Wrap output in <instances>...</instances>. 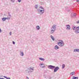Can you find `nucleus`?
<instances>
[{
  "label": "nucleus",
  "mask_w": 79,
  "mask_h": 79,
  "mask_svg": "<svg viewBox=\"0 0 79 79\" xmlns=\"http://www.w3.org/2000/svg\"><path fill=\"white\" fill-rule=\"evenodd\" d=\"M48 68H49V69H54L53 71L54 73H56V71H57L59 69V67L58 66L56 67L55 66L52 65H48Z\"/></svg>",
  "instance_id": "obj_1"
},
{
  "label": "nucleus",
  "mask_w": 79,
  "mask_h": 79,
  "mask_svg": "<svg viewBox=\"0 0 79 79\" xmlns=\"http://www.w3.org/2000/svg\"><path fill=\"white\" fill-rule=\"evenodd\" d=\"M34 69H31V68H28L27 70H25V72L27 71V72H26V73H31L33 72Z\"/></svg>",
  "instance_id": "obj_2"
},
{
  "label": "nucleus",
  "mask_w": 79,
  "mask_h": 79,
  "mask_svg": "<svg viewBox=\"0 0 79 79\" xmlns=\"http://www.w3.org/2000/svg\"><path fill=\"white\" fill-rule=\"evenodd\" d=\"M37 9V11L38 12H39V13H40L41 14H43L44 13V12L45 11L44 10H40V9Z\"/></svg>",
  "instance_id": "obj_3"
},
{
  "label": "nucleus",
  "mask_w": 79,
  "mask_h": 79,
  "mask_svg": "<svg viewBox=\"0 0 79 79\" xmlns=\"http://www.w3.org/2000/svg\"><path fill=\"white\" fill-rule=\"evenodd\" d=\"M56 25H53L51 29L55 31V30H56Z\"/></svg>",
  "instance_id": "obj_4"
},
{
  "label": "nucleus",
  "mask_w": 79,
  "mask_h": 79,
  "mask_svg": "<svg viewBox=\"0 0 79 79\" xmlns=\"http://www.w3.org/2000/svg\"><path fill=\"white\" fill-rule=\"evenodd\" d=\"M40 66L41 68H43L45 67V65H44V64H40Z\"/></svg>",
  "instance_id": "obj_5"
},
{
  "label": "nucleus",
  "mask_w": 79,
  "mask_h": 79,
  "mask_svg": "<svg viewBox=\"0 0 79 79\" xmlns=\"http://www.w3.org/2000/svg\"><path fill=\"white\" fill-rule=\"evenodd\" d=\"M55 30L51 28V31H50V34H53V33L55 32Z\"/></svg>",
  "instance_id": "obj_6"
},
{
  "label": "nucleus",
  "mask_w": 79,
  "mask_h": 79,
  "mask_svg": "<svg viewBox=\"0 0 79 79\" xmlns=\"http://www.w3.org/2000/svg\"><path fill=\"white\" fill-rule=\"evenodd\" d=\"M66 26L67 27L66 29H69V30H70V25H67Z\"/></svg>",
  "instance_id": "obj_7"
},
{
  "label": "nucleus",
  "mask_w": 79,
  "mask_h": 79,
  "mask_svg": "<svg viewBox=\"0 0 79 79\" xmlns=\"http://www.w3.org/2000/svg\"><path fill=\"white\" fill-rule=\"evenodd\" d=\"M60 42L58 43V45H59V44H63V43H64V42H63V41L61 40H59Z\"/></svg>",
  "instance_id": "obj_8"
},
{
  "label": "nucleus",
  "mask_w": 79,
  "mask_h": 79,
  "mask_svg": "<svg viewBox=\"0 0 79 79\" xmlns=\"http://www.w3.org/2000/svg\"><path fill=\"white\" fill-rule=\"evenodd\" d=\"M2 21H5L6 20V19H7V20H8V18L6 17L2 18Z\"/></svg>",
  "instance_id": "obj_9"
},
{
  "label": "nucleus",
  "mask_w": 79,
  "mask_h": 79,
  "mask_svg": "<svg viewBox=\"0 0 79 79\" xmlns=\"http://www.w3.org/2000/svg\"><path fill=\"white\" fill-rule=\"evenodd\" d=\"M74 52H79V49H74L73 51Z\"/></svg>",
  "instance_id": "obj_10"
},
{
  "label": "nucleus",
  "mask_w": 79,
  "mask_h": 79,
  "mask_svg": "<svg viewBox=\"0 0 79 79\" xmlns=\"http://www.w3.org/2000/svg\"><path fill=\"white\" fill-rule=\"evenodd\" d=\"M58 45H59V46L60 47H63V46H64V43H63L62 44H58Z\"/></svg>",
  "instance_id": "obj_11"
},
{
  "label": "nucleus",
  "mask_w": 79,
  "mask_h": 79,
  "mask_svg": "<svg viewBox=\"0 0 79 79\" xmlns=\"http://www.w3.org/2000/svg\"><path fill=\"white\" fill-rule=\"evenodd\" d=\"M20 56H24V53L23 52H21V51L20 52Z\"/></svg>",
  "instance_id": "obj_12"
},
{
  "label": "nucleus",
  "mask_w": 79,
  "mask_h": 79,
  "mask_svg": "<svg viewBox=\"0 0 79 79\" xmlns=\"http://www.w3.org/2000/svg\"><path fill=\"white\" fill-rule=\"evenodd\" d=\"M75 33L76 34H78L79 33V29H77L75 30Z\"/></svg>",
  "instance_id": "obj_13"
},
{
  "label": "nucleus",
  "mask_w": 79,
  "mask_h": 79,
  "mask_svg": "<svg viewBox=\"0 0 79 79\" xmlns=\"http://www.w3.org/2000/svg\"><path fill=\"white\" fill-rule=\"evenodd\" d=\"M50 37L52 40L53 41H54L55 40V38H54V37H53V36L52 35H51Z\"/></svg>",
  "instance_id": "obj_14"
},
{
  "label": "nucleus",
  "mask_w": 79,
  "mask_h": 79,
  "mask_svg": "<svg viewBox=\"0 0 79 79\" xmlns=\"http://www.w3.org/2000/svg\"><path fill=\"white\" fill-rule=\"evenodd\" d=\"M0 77H4V78H6V79H10L11 78L10 77H7L5 76H0Z\"/></svg>",
  "instance_id": "obj_15"
},
{
  "label": "nucleus",
  "mask_w": 79,
  "mask_h": 79,
  "mask_svg": "<svg viewBox=\"0 0 79 79\" xmlns=\"http://www.w3.org/2000/svg\"><path fill=\"white\" fill-rule=\"evenodd\" d=\"M11 17V16L10 15H8L7 18L8 19V20H9V19H10Z\"/></svg>",
  "instance_id": "obj_16"
},
{
  "label": "nucleus",
  "mask_w": 79,
  "mask_h": 79,
  "mask_svg": "<svg viewBox=\"0 0 79 79\" xmlns=\"http://www.w3.org/2000/svg\"><path fill=\"white\" fill-rule=\"evenodd\" d=\"M39 59L40 60H41V61H45V59L44 58H39Z\"/></svg>",
  "instance_id": "obj_17"
},
{
  "label": "nucleus",
  "mask_w": 79,
  "mask_h": 79,
  "mask_svg": "<svg viewBox=\"0 0 79 79\" xmlns=\"http://www.w3.org/2000/svg\"><path fill=\"white\" fill-rule=\"evenodd\" d=\"M55 49L56 50H57L59 48V47H58V46L57 45H56L55 47Z\"/></svg>",
  "instance_id": "obj_18"
},
{
  "label": "nucleus",
  "mask_w": 79,
  "mask_h": 79,
  "mask_svg": "<svg viewBox=\"0 0 79 79\" xmlns=\"http://www.w3.org/2000/svg\"><path fill=\"white\" fill-rule=\"evenodd\" d=\"M36 28L37 30H39L40 29V27H39V26H36Z\"/></svg>",
  "instance_id": "obj_19"
},
{
  "label": "nucleus",
  "mask_w": 79,
  "mask_h": 79,
  "mask_svg": "<svg viewBox=\"0 0 79 79\" xmlns=\"http://www.w3.org/2000/svg\"><path fill=\"white\" fill-rule=\"evenodd\" d=\"M72 28L73 30H76V27L75 26H73Z\"/></svg>",
  "instance_id": "obj_20"
},
{
  "label": "nucleus",
  "mask_w": 79,
  "mask_h": 79,
  "mask_svg": "<svg viewBox=\"0 0 79 79\" xmlns=\"http://www.w3.org/2000/svg\"><path fill=\"white\" fill-rule=\"evenodd\" d=\"M71 16H74L75 17V16H76V14H72L71 15Z\"/></svg>",
  "instance_id": "obj_21"
},
{
  "label": "nucleus",
  "mask_w": 79,
  "mask_h": 79,
  "mask_svg": "<svg viewBox=\"0 0 79 79\" xmlns=\"http://www.w3.org/2000/svg\"><path fill=\"white\" fill-rule=\"evenodd\" d=\"M73 79H78V77L73 76Z\"/></svg>",
  "instance_id": "obj_22"
},
{
  "label": "nucleus",
  "mask_w": 79,
  "mask_h": 79,
  "mask_svg": "<svg viewBox=\"0 0 79 79\" xmlns=\"http://www.w3.org/2000/svg\"><path fill=\"white\" fill-rule=\"evenodd\" d=\"M75 73V72H73L70 73V75H72V76H73L74 75V74Z\"/></svg>",
  "instance_id": "obj_23"
},
{
  "label": "nucleus",
  "mask_w": 79,
  "mask_h": 79,
  "mask_svg": "<svg viewBox=\"0 0 79 79\" xmlns=\"http://www.w3.org/2000/svg\"><path fill=\"white\" fill-rule=\"evenodd\" d=\"M62 69H64V68L65 67V65H64V64H63L62 65Z\"/></svg>",
  "instance_id": "obj_24"
},
{
  "label": "nucleus",
  "mask_w": 79,
  "mask_h": 79,
  "mask_svg": "<svg viewBox=\"0 0 79 79\" xmlns=\"http://www.w3.org/2000/svg\"><path fill=\"white\" fill-rule=\"evenodd\" d=\"M39 8L41 10H42V9H43V10H44V8L41 6H40Z\"/></svg>",
  "instance_id": "obj_25"
},
{
  "label": "nucleus",
  "mask_w": 79,
  "mask_h": 79,
  "mask_svg": "<svg viewBox=\"0 0 79 79\" xmlns=\"http://www.w3.org/2000/svg\"><path fill=\"white\" fill-rule=\"evenodd\" d=\"M15 0H11L10 2H13V3H14V2H15Z\"/></svg>",
  "instance_id": "obj_26"
},
{
  "label": "nucleus",
  "mask_w": 79,
  "mask_h": 79,
  "mask_svg": "<svg viewBox=\"0 0 79 79\" xmlns=\"http://www.w3.org/2000/svg\"><path fill=\"white\" fill-rule=\"evenodd\" d=\"M38 6V5H35V7L36 8H37V7Z\"/></svg>",
  "instance_id": "obj_27"
},
{
  "label": "nucleus",
  "mask_w": 79,
  "mask_h": 79,
  "mask_svg": "<svg viewBox=\"0 0 79 79\" xmlns=\"http://www.w3.org/2000/svg\"><path fill=\"white\" fill-rule=\"evenodd\" d=\"M18 2L20 3L21 2V0H18Z\"/></svg>",
  "instance_id": "obj_28"
},
{
  "label": "nucleus",
  "mask_w": 79,
  "mask_h": 79,
  "mask_svg": "<svg viewBox=\"0 0 79 79\" xmlns=\"http://www.w3.org/2000/svg\"><path fill=\"white\" fill-rule=\"evenodd\" d=\"M79 29V27H76V30Z\"/></svg>",
  "instance_id": "obj_29"
},
{
  "label": "nucleus",
  "mask_w": 79,
  "mask_h": 79,
  "mask_svg": "<svg viewBox=\"0 0 79 79\" xmlns=\"http://www.w3.org/2000/svg\"><path fill=\"white\" fill-rule=\"evenodd\" d=\"M77 24H79V20H78V21H77Z\"/></svg>",
  "instance_id": "obj_30"
},
{
  "label": "nucleus",
  "mask_w": 79,
  "mask_h": 79,
  "mask_svg": "<svg viewBox=\"0 0 79 79\" xmlns=\"http://www.w3.org/2000/svg\"><path fill=\"white\" fill-rule=\"evenodd\" d=\"M12 43H13V44H14V45H15V42L14 41H13Z\"/></svg>",
  "instance_id": "obj_31"
},
{
  "label": "nucleus",
  "mask_w": 79,
  "mask_h": 79,
  "mask_svg": "<svg viewBox=\"0 0 79 79\" xmlns=\"http://www.w3.org/2000/svg\"><path fill=\"white\" fill-rule=\"evenodd\" d=\"M44 77H45V78H46V77H47V76L45 75H44Z\"/></svg>",
  "instance_id": "obj_32"
},
{
  "label": "nucleus",
  "mask_w": 79,
  "mask_h": 79,
  "mask_svg": "<svg viewBox=\"0 0 79 79\" xmlns=\"http://www.w3.org/2000/svg\"><path fill=\"white\" fill-rule=\"evenodd\" d=\"M10 35H11V32H10Z\"/></svg>",
  "instance_id": "obj_33"
},
{
  "label": "nucleus",
  "mask_w": 79,
  "mask_h": 79,
  "mask_svg": "<svg viewBox=\"0 0 79 79\" xmlns=\"http://www.w3.org/2000/svg\"><path fill=\"white\" fill-rule=\"evenodd\" d=\"M52 77H49V79H52Z\"/></svg>",
  "instance_id": "obj_34"
},
{
  "label": "nucleus",
  "mask_w": 79,
  "mask_h": 79,
  "mask_svg": "<svg viewBox=\"0 0 79 79\" xmlns=\"http://www.w3.org/2000/svg\"><path fill=\"white\" fill-rule=\"evenodd\" d=\"M67 11H69H69H70V10H68Z\"/></svg>",
  "instance_id": "obj_35"
},
{
  "label": "nucleus",
  "mask_w": 79,
  "mask_h": 79,
  "mask_svg": "<svg viewBox=\"0 0 79 79\" xmlns=\"http://www.w3.org/2000/svg\"><path fill=\"white\" fill-rule=\"evenodd\" d=\"M77 2H79V0H77Z\"/></svg>",
  "instance_id": "obj_36"
},
{
  "label": "nucleus",
  "mask_w": 79,
  "mask_h": 79,
  "mask_svg": "<svg viewBox=\"0 0 79 79\" xmlns=\"http://www.w3.org/2000/svg\"><path fill=\"white\" fill-rule=\"evenodd\" d=\"M29 79V77H27L26 79Z\"/></svg>",
  "instance_id": "obj_37"
},
{
  "label": "nucleus",
  "mask_w": 79,
  "mask_h": 79,
  "mask_svg": "<svg viewBox=\"0 0 79 79\" xmlns=\"http://www.w3.org/2000/svg\"><path fill=\"white\" fill-rule=\"evenodd\" d=\"M8 15H10V12H8Z\"/></svg>",
  "instance_id": "obj_38"
},
{
  "label": "nucleus",
  "mask_w": 79,
  "mask_h": 79,
  "mask_svg": "<svg viewBox=\"0 0 79 79\" xmlns=\"http://www.w3.org/2000/svg\"><path fill=\"white\" fill-rule=\"evenodd\" d=\"M27 72H25V73H27Z\"/></svg>",
  "instance_id": "obj_39"
}]
</instances>
